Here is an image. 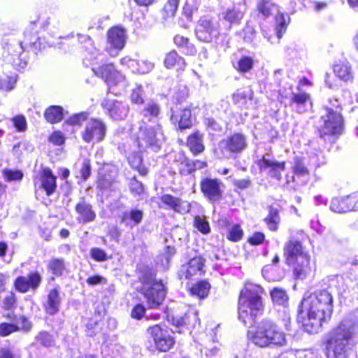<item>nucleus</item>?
<instances>
[{"mask_svg": "<svg viewBox=\"0 0 358 358\" xmlns=\"http://www.w3.org/2000/svg\"><path fill=\"white\" fill-rule=\"evenodd\" d=\"M333 296L327 290L316 292L301 301L298 317L301 320L304 330L315 334L329 320L333 313Z\"/></svg>", "mask_w": 358, "mask_h": 358, "instance_id": "nucleus-1", "label": "nucleus"}, {"mask_svg": "<svg viewBox=\"0 0 358 358\" xmlns=\"http://www.w3.org/2000/svg\"><path fill=\"white\" fill-rule=\"evenodd\" d=\"M358 324L350 319H344L327 335V358H349L357 344Z\"/></svg>", "mask_w": 358, "mask_h": 358, "instance_id": "nucleus-2", "label": "nucleus"}, {"mask_svg": "<svg viewBox=\"0 0 358 358\" xmlns=\"http://www.w3.org/2000/svg\"><path fill=\"white\" fill-rule=\"evenodd\" d=\"M263 292L259 285L250 282L246 283L241 290L238 301V318L245 327L252 326L255 318L263 313L261 296Z\"/></svg>", "mask_w": 358, "mask_h": 358, "instance_id": "nucleus-3", "label": "nucleus"}, {"mask_svg": "<svg viewBox=\"0 0 358 358\" xmlns=\"http://www.w3.org/2000/svg\"><path fill=\"white\" fill-rule=\"evenodd\" d=\"M250 341L259 348L283 347L287 345L285 334L272 320L264 319L255 331H249Z\"/></svg>", "mask_w": 358, "mask_h": 358, "instance_id": "nucleus-4", "label": "nucleus"}, {"mask_svg": "<svg viewBox=\"0 0 358 358\" xmlns=\"http://www.w3.org/2000/svg\"><path fill=\"white\" fill-rule=\"evenodd\" d=\"M284 253L287 263L293 268L296 278L303 279L310 273V255L305 251L301 242L290 239L285 245Z\"/></svg>", "mask_w": 358, "mask_h": 358, "instance_id": "nucleus-5", "label": "nucleus"}, {"mask_svg": "<svg viewBox=\"0 0 358 358\" xmlns=\"http://www.w3.org/2000/svg\"><path fill=\"white\" fill-rule=\"evenodd\" d=\"M141 287L140 292L143 295L149 308H158L164 300L166 289L162 280L151 272L145 273L140 278Z\"/></svg>", "mask_w": 358, "mask_h": 358, "instance_id": "nucleus-6", "label": "nucleus"}, {"mask_svg": "<svg viewBox=\"0 0 358 358\" xmlns=\"http://www.w3.org/2000/svg\"><path fill=\"white\" fill-rule=\"evenodd\" d=\"M164 141V136L160 124H143L140 126L137 137V142L140 148H151L154 151H157Z\"/></svg>", "mask_w": 358, "mask_h": 358, "instance_id": "nucleus-7", "label": "nucleus"}, {"mask_svg": "<svg viewBox=\"0 0 358 358\" xmlns=\"http://www.w3.org/2000/svg\"><path fill=\"white\" fill-rule=\"evenodd\" d=\"M322 119L324 125L320 130L321 138L327 141L328 137L329 141L334 142L335 136L340 135L343 129V119L340 112L327 108L326 114L322 116Z\"/></svg>", "mask_w": 358, "mask_h": 358, "instance_id": "nucleus-8", "label": "nucleus"}, {"mask_svg": "<svg viewBox=\"0 0 358 358\" xmlns=\"http://www.w3.org/2000/svg\"><path fill=\"white\" fill-rule=\"evenodd\" d=\"M97 51L93 53V60L96 64H102L98 68L93 67L92 71L99 77L105 80L108 85H117L124 81V76L117 71L113 64H105L106 56L103 53H98Z\"/></svg>", "mask_w": 358, "mask_h": 358, "instance_id": "nucleus-9", "label": "nucleus"}, {"mask_svg": "<svg viewBox=\"0 0 358 358\" xmlns=\"http://www.w3.org/2000/svg\"><path fill=\"white\" fill-rule=\"evenodd\" d=\"M2 45L3 56L8 62L12 63L17 70L26 66L27 61L21 57L24 52V48L20 41L13 37L4 38Z\"/></svg>", "mask_w": 358, "mask_h": 358, "instance_id": "nucleus-10", "label": "nucleus"}, {"mask_svg": "<svg viewBox=\"0 0 358 358\" xmlns=\"http://www.w3.org/2000/svg\"><path fill=\"white\" fill-rule=\"evenodd\" d=\"M196 35L201 41L211 42L220 36L218 21L208 16L202 17L198 22Z\"/></svg>", "mask_w": 358, "mask_h": 358, "instance_id": "nucleus-11", "label": "nucleus"}, {"mask_svg": "<svg viewBox=\"0 0 358 358\" xmlns=\"http://www.w3.org/2000/svg\"><path fill=\"white\" fill-rule=\"evenodd\" d=\"M148 333L152 338L155 348L161 352L169 351L174 345L175 341L166 327L163 328L159 324L148 329Z\"/></svg>", "mask_w": 358, "mask_h": 358, "instance_id": "nucleus-12", "label": "nucleus"}, {"mask_svg": "<svg viewBox=\"0 0 358 358\" xmlns=\"http://www.w3.org/2000/svg\"><path fill=\"white\" fill-rule=\"evenodd\" d=\"M200 188L208 201L215 203L222 199L224 185L217 178H204L201 180Z\"/></svg>", "mask_w": 358, "mask_h": 358, "instance_id": "nucleus-13", "label": "nucleus"}, {"mask_svg": "<svg viewBox=\"0 0 358 358\" xmlns=\"http://www.w3.org/2000/svg\"><path fill=\"white\" fill-rule=\"evenodd\" d=\"M106 132V127L101 120L92 119L87 122L85 128L82 132V138L86 143L100 142L104 138Z\"/></svg>", "mask_w": 358, "mask_h": 358, "instance_id": "nucleus-14", "label": "nucleus"}, {"mask_svg": "<svg viewBox=\"0 0 358 358\" xmlns=\"http://www.w3.org/2000/svg\"><path fill=\"white\" fill-rule=\"evenodd\" d=\"M261 171H267L269 177L280 181L282 179V173L285 169V162H278L271 157L268 154L263 155L262 158L257 162Z\"/></svg>", "mask_w": 358, "mask_h": 358, "instance_id": "nucleus-15", "label": "nucleus"}, {"mask_svg": "<svg viewBox=\"0 0 358 358\" xmlns=\"http://www.w3.org/2000/svg\"><path fill=\"white\" fill-rule=\"evenodd\" d=\"M107 42L109 46L108 51L111 56H116L117 52L123 49L126 42L124 29L114 27L108 31Z\"/></svg>", "mask_w": 358, "mask_h": 358, "instance_id": "nucleus-16", "label": "nucleus"}, {"mask_svg": "<svg viewBox=\"0 0 358 358\" xmlns=\"http://www.w3.org/2000/svg\"><path fill=\"white\" fill-rule=\"evenodd\" d=\"M35 188L45 190L48 196L52 195L57 187L56 177L53 175L52 171L45 168L43 170L40 177L34 180Z\"/></svg>", "mask_w": 358, "mask_h": 358, "instance_id": "nucleus-17", "label": "nucleus"}, {"mask_svg": "<svg viewBox=\"0 0 358 358\" xmlns=\"http://www.w3.org/2000/svg\"><path fill=\"white\" fill-rule=\"evenodd\" d=\"M102 106L109 115L114 120H122L127 116L129 106L122 101L117 100L105 99L102 102Z\"/></svg>", "mask_w": 358, "mask_h": 358, "instance_id": "nucleus-18", "label": "nucleus"}, {"mask_svg": "<svg viewBox=\"0 0 358 358\" xmlns=\"http://www.w3.org/2000/svg\"><path fill=\"white\" fill-rule=\"evenodd\" d=\"M42 281V277L38 272L30 273L27 276H20L15 282L17 290L25 293L29 289L36 290Z\"/></svg>", "mask_w": 358, "mask_h": 358, "instance_id": "nucleus-19", "label": "nucleus"}, {"mask_svg": "<svg viewBox=\"0 0 358 358\" xmlns=\"http://www.w3.org/2000/svg\"><path fill=\"white\" fill-rule=\"evenodd\" d=\"M246 10V1L241 0V1L234 4L231 8H228L222 11L221 17L230 24H238L243 19Z\"/></svg>", "mask_w": 358, "mask_h": 358, "instance_id": "nucleus-20", "label": "nucleus"}, {"mask_svg": "<svg viewBox=\"0 0 358 358\" xmlns=\"http://www.w3.org/2000/svg\"><path fill=\"white\" fill-rule=\"evenodd\" d=\"M204 259L201 257L191 259L187 264L182 265L180 271V278L189 279L203 273Z\"/></svg>", "mask_w": 358, "mask_h": 358, "instance_id": "nucleus-21", "label": "nucleus"}, {"mask_svg": "<svg viewBox=\"0 0 358 358\" xmlns=\"http://www.w3.org/2000/svg\"><path fill=\"white\" fill-rule=\"evenodd\" d=\"M61 301L59 287L56 286L50 289L43 305L46 313L50 315H55L59 310Z\"/></svg>", "mask_w": 358, "mask_h": 358, "instance_id": "nucleus-22", "label": "nucleus"}, {"mask_svg": "<svg viewBox=\"0 0 358 358\" xmlns=\"http://www.w3.org/2000/svg\"><path fill=\"white\" fill-rule=\"evenodd\" d=\"M78 215L77 221L80 224H86L94 221L96 213L93 210L92 205L81 198L75 207Z\"/></svg>", "mask_w": 358, "mask_h": 358, "instance_id": "nucleus-23", "label": "nucleus"}, {"mask_svg": "<svg viewBox=\"0 0 358 358\" xmlns=\"http://www.w3.org/2000/svg\"><path fill=\"white\" fill-rule=\"evenodd\" d=\"M223 149L229 153H238L246 148V138L244 135L236 133L222 142Z\"/></svg>", "mask_w": 358, "mask_h": 358, "instance_id": "nucleus-24", "label": "nucleus"}, {"mask_svg": "<svg viewBox=\"0 0 358 358\" xmlns=\"http://www.w3.org/2000/svg\"><path fill=\"white\" fill-rule=\"evenodd\" d=\"M162 203L173 210L175 212L180 214H186L190 211L191 205L187 201H183L180 198L175 197L170 194H164L161 199Z\"/></svg>", "mask_w": 358, "mask_h": 358, "instance_id": "nucleus-25", "label": "nucleus"}, {"mask_svg": "<svg viewBox=\"0 0 358 358\" xmlns=\"http://www.w3.org/2000/svg\"><path fill=\"white\" fill-rule=\"evenodd\" d=\"M289 106L299 113L306 112L311 107L309 94L306 92L292 93Z\"/></svg>", "mask_w": 358, "mask_h": 358, "instance_id": "nucleus-26", "label": "nucleus"}, {"mask_svg": "<svg viewBox=\"0 0 358 358\" xmlns=\"http://www.w3.org/2000/svg\"><path fill=\"white\" fill-rule=\"evenodd\" d=\"M121 222L131 229L138 225L143 220V212L138 208H132L123 212L120 216Z\"/></svg>", "mask_w": 358, "mask_h": 358, "instance_id": "nucleus-27", "label": "nucleus"}, {"mask_svg": "<svg viewBox=\"0 0 358 358\" xmlns=\"http://www.w3.org/2000/svg\"><path fill=\"white\" fill-rule=\"evenodd\" d=\"M171 121L173 124H178L180 130L190 128L192 125V113L189 109L184 108L178 115L172 114Z\"/></svg>", "mask_w": 358, "mask_h": 358, "instance_id": "nucleus-28", "label": "nucleus"}, {"mask_svg": "<svg viewBox=\"0 0 358 358\" xmlns=\"http://www.w3.org/2000/svg\"><path fill=\"white\" fill-rule=\"evenodd\" d=\"M141 113L143 117L142 120L143 124H146V121L155 122L160 113V107L156 102L150 101L145 105Z\"/></svg>", "mask_w": 358, "mask_h": 358, "instance_id": "nucleus-29", "label": "nucleus"}, {"mask_svg": "<svg viewBox=\"0 0 358 358\" xmlns=\"http://www.w3.org/2000/svg\"><path fill=\"white\" fill-rule=\"evenodd\" d=\"M334 72L337 77L343 81H350L353 79V73L349 62L341 61L334 66Z\"/></svg>", "mask_w": 358, "mask_h": 358, "instance_id": "nucleus-30", "label": "nucleus"}, {"mask_svg": "<svg viewBox=\"0 0 358 358\" xmlns=\"http://www.w3.org/2000/svg\"><path fill=\"white\" fill-rule=\"evenodd\" d=\"M187 144L194 155L201 153L205 148L203 144V134L199 131H196L189 135L187 138Z\"/></svg>", "mask_w": 358, "mask_h": 358, "instance_id": "nucleus-31", "label": "nucleus"}, {"mask_svg": "<svg viewBox=\"0 0 358 358\" xmlns=\"http://www.w3.org/2000/svg\"><path fill=\"white\" fill-rule=\"evenodd\" d=\"M164 64L167 69L176 66L178 69L183 70L186 66L185 59L174 50L171 51L166 55Z\"/></svg>", "mask_w": 358, "mask_h": 358, "instance_id": "nucleus-32", "label": "nucleus"}, {"mask_svg": "<svg viewBox=\"0 0 358 358\" xmlns=\"http://www.w3.org/2000/svg\"><path fill=\"white\" fill-rule=\"evenodd\" d=\"M63 108L59 106H51L48 108L45 113V120L52 124L60 122L63 119Z\"/></svg>", "mask_w": 358, "mask_h": 358, "instance_id": "nucleus-33", "label": "nucleus"}, {"mask_svg": "<svg viewBox=\"0 0 358 358\" xmlns=\"http://www.w3.org/2000/svg\"><path fill=\"white\" fill-rule=\"evenodd\" d=\"M173 41L176 45L181 50L182 52L189 55H193L196 53V48L187 38L177 35L174 37Z\"/></svg>", "mask_w": 358, "mask_h": 358, "instance_id": "nucleus-34", "label": "nucleus"}, {"mask_svg": "<svg viewBox=\"0 0 358 358\" xmlns=\"http://www.w3.org/2000/svg\"><path fill=\"white\" fill-rule=\"evenodd\" d=\"M264 221L271 231H276L280 221L278 210L271 207L268 210V214L264 219Z\"/></svg>", "mask_w": 358, "mask_h": 358, "instance_id": "nucleus-35", "label": "nucleus"}, {"mask_svg": "<svg viewBox=\"0 0 358 358\" xmlns=\"http://www.w3.org/2000/svg\"><path fill=\"white\" fill-rule=\"evenodd\" d=\"M329 209L336 213L349 212L345 196L332 198L330 202Z\"/></svg>", "mask_w": 358, "mask_h": 358, "instance_id": "nucleus-36", "label": "nucleus"}, {"mask_svg": "<svg viewBox=\"0 0 358 358\" xmlns=\"http://www.w3.org/2000/svg\"><path fill=\"white\" fill-rule=\"evenodd\" d=\"M258 8L264 17H268L278 13V6L271 0H261Z\"/></svg>", "mask_w": 358, "mask_h": 358, "instance_id": "nucleus-37", "label": "nucleus"}, {"mask_svg": "<svg viewBox=\"0 0 358 358\" xmlns=\"http://www.w3.org/2000/svg\"><path fill=\"white\" fill-rule=\"evenodd\" d=\"M210 288V285L206 281H201L195 284L191 289L190 292L192 295L197 296L199 299H203L207 296Z\"/></svg>", "mask_w": 358, "mask_h": 358, "instance_id": "nucleus-38", "label": "nucleus"}, {"mask_svg": "<svg viewBox=\"0 0 358 358\" xmlns=\"http://www.w3.org/2000/svg\"><path fill=\"white\" fill-rule=\"evenodd\" d=\"M48 269L55 276H61L65 269V264L63 259L54 258L50 260Z\"/></svg>", "mask_w": 358, "mask_h": 358, "instance_id": "nucleus-39", "label": "nucleus"}, {"mask_svg": "<svg viewBox=\"0 0 358 358\" xmlns=\"http://www.w3.org/2000/svg\"><path fill=\"white\" fill-rule=\"evenodd\" d=\"M292 171L297 176H305L309 174V171L305 164L304 159L299 157L294 158Z\"/></svg>", "mask_w": 358, "mask_h": 358, "instance_id": "nucleus-40", "label": "nucleus"}, {"mask_svg": "<svg viewBox=\"0 0 358 358\" xmlns=\"http://www.w3.org/2000/svg\"><path fill=\"white\" fill-rule=\"evenodd\" d=\"M270 294L274 303L284 306L287 302L288 296L285 291L282 289L274 288L271 291Z\"/></svg>", "mask_w": 358, "mask_h": 358, "instance_id": "nucleus-41", "label": "nucleus"}, {"mask_svg": "<svg viewBox=\"0 0 358 358\" xmlns=\"http://www.w3.org/2000/svg\"><path fill=\"white\" fill-rule=\"evenodd\" d=\"M194 227L203 234L210 232L209 222L205 216H196L194 219Z\"/></svg>", "mask_w": 358, "mask_h": 358, "instance_id": "nucleus-42", "label": "nucleus"}, {"mask_svg": "<svg viewBox=\"0 0 358 358\" xmlns=\"http://www.w3.org/2000/svg\"><path fill=\"white\" fill-rule=\"evenodd\" d=\"M254 61L252 57L248 56L242 57L234 66L236 70L241 73L249 72L253 67Z\"/></svg>", "mask_w": 358, "mask_h": 358, "instance_id": "nucleus-43", "label": "nucleus"}, {"mask_svg": "<svg viewBox=\"0 0 358 358\" xmlns=\"http://www.w3.org/2000/svg\"><path fill=\"white\" fill-rule=\"evenodd\" d=\"M252 92L251 90H237L233 94V101L235 104L240 106H243L246 103L247 99H252Z\"/></svg>", "mask_w": 358, "mask_h": 358, "instance_id": "nucleus-44", "label": "nucleus"}, {"mask_svg": "<svg viewBox=\"0 0 358 358\" xmlns=\"http://www.w3.org/2000/svg\"><path fill=\"white\" fill-rule=\"evenodd\" d=\"M129 190L134 196H141L144 192V186L134 176L129 181Z\"/></svg>", "mask_w": 358, "mask_h": 358, "instance_id": "nucleus-45", "label": "nucleus"}, {"mask_svg": "<svg viewBox=\"0 0 358 358\" xmlns=\"http://www.w3.org/2000/svg\"><path fill=\"white\" fill-rule=\"evenodd\" d=\"M17 82L15 76H4L0 77V89L9 91L14 88V86Z\"/></svg>", "mask_w": 358, "mask_h": 358, "instance_id": "nucleus-46", "label": "nucleus"}, {"mask_svg": "<svg viewBox=\"0 0 358 358\" xmlns=\"http://www.w3.org/2000/svg\"><path fill=\"white\" fill-rule=\"evenodd\" d=\"M36 338L38 342L45 347H50L54 345L52 336L46 331L40 332Z\"/></svg>", "mask_w": 358, "mask_h": 358, "instance_id": "nucleus-47", "label": "nucleus"}, {"mask_svg": "<svg viewBox=\"0 0 358 358\" xmlns=\"http://www.w3.org/2000/svg\"><path fill=\"white\" fill-rule=\"evenodd\" d=\"M88 114L87 113H80L78 114H75L70 117L68 120L65 121V124L77 126L80 125L83 122L85 121L87 119Z\"/></svg>", "mask_w": 358, "mask_h": 358, "instance_id": "nucleus-48", "label": "nucleus"}, {"mask_svg": "<svg viewBox=\"0 0 358 358\" xmlns=\"http://www.w3.org/2000/svg\"><path fill=\"white\" fill-rule=\"evenodd\" d=\"M243 232L240 225L235 224L229 229L227 238L233 241H238L241 239Z\"/></svg>", "mask_w": 358, "mask_h": 358, "instance_id": "nucleus-49", "label": "nucleus"}, {"mask_svg": "<svg viewBox=\"0 0 358 358\" xmlns=\"http://www.w3.org/2000/svg\"><path fill=\"white\" fill-rule=\"evenodd\" d=\"M3 176L7 181L21 180L23 173L18 170L6 169L3 171Z\"/></svg>", "mask_w": 358, "mask_h": 358, "instance_id": "nucleus-50", "label": "nucleus"}, {"mask_svg": "<svg viewBox=\"0 0 358 358\" xmlns=\"http://www.w3.org/2000/svg\"><path fill=\"white\" fill-rule=\"evenodd\" d=\"M90 253L92 258L96 262H104L108 259L106 252L99 248H92Z\"/></svg>", "mask_w": 358, "mask_h": 358, "instance_id": "nucleus-51", "label": "nucleus"}, {"mask_svg": "<svg viewBox=\"0 0 358 358\" xmlns=\"http://www.w3.org/2000/svg\"><path fill=\"white\" fill-rule=\"evenodd\" d=\"M154 62L148 59H143L139 61L137 73L142 74L148 73L154 69Z\"/></svg>", "mask_w": 358, "mask_h": 358, "instance_id": "nucleus-52", "label": "nucleus"}, {"mask_svg": "<svg viewBox=\"0 0 358 358\" xmlns=\"http://www.w3.org/2000/svg\"><path fill=\"white\" fill-rule=\"evenodd\" d=\"M349 212L358 210V192L345 196Z\"/></svg>", "mask_w": 358, "mask_h": 358, "instance_id": "nucleus-53", "label": "nucleus"}, {"mask_svg": "<svg viewBox=\"0 0 358 358\" xmlns=\"http://www.w3.org/2000/svg\"><path fill=\"white\" fill-rule=\"evenodd\" d=\"M143 90L141 86H137L132 90V93L131 94V100L133 103L136 104L143 103Z\"/></svg>", "mask_w": 358, "mask_h": 358, "instance_id": "nucleus-54", "label": "nucleus"}, {"mask_svg": "<svg viewBox=\"0 0 358 358\" xmlns=\"http://www.w3.org/2000/svg\"><path fill=\"white\" fill-rule=\"evenodd\" d=\"M190 316L189 314L185 315L184 317H173V325L175 326L176 329L172 330V332L178 331V333H181L182 331L180 330L181 327H183L185 325L187 324V319Z\"/></svg>", "mask_w": 358, "mask_h": 358, "instance_id": "nucleus-55", "label": "nucleus"}, {"mask_svg": "<svg viewBox=\"0 0 358 358\" xmlns=\"http://www.w3.org/2000/svg\"><path fill=\"white\" fill-rule=\"evenodd\" d=\"M178 0H168L164 9L168 15L173 16L178 7Z\"/></svg>", "mask_w": 358, "mask_h": 358, "instance_id": "nucleus-56", "label": "nucleus"}, {"mask_svg": "<svg viewBox=\"0 0 358 358\" xmlns=\"http://www.w3.org/2000/svg\"><path fill=\"white\" fill-rule=\"evenodd\" d=\"M80 173L81 176L84 180L88 179V178L91 175V165L90 162L87 159H85L82 163V167L80 169Z\"/></svg>", "mask_w": 358, "mask_h": 358, "instance_id": "nucleus-57", "label": "nucleus"}, {"mask_svg": "<svg viewBox=\"0 0 358 358\" xmlns=\"http://www.w3.org/2000/svg\"><path fill=\"white\" fill-rule=\"evenodd\" d=\"M16 331H17V328L15 324L8 323H3L0 324V335L1 336H6Z\"/></svg>", "mask_w": 358, "mask_h": 358, "instance_id": "nucleus-58", "label": "nucleus"}, {"mask_svg": "<svg viewBox=\"0 0 358 358\" xmlns=\"http://www.w3.org/2000/svg\"><path fill=\"white\" fill-rule=\"evenodd\" d=\"M145 313V308L142 304L136 305L131 310V316L132 318L141 320Z\"/></svg>", "mask_w": 358, "mask_h": 358, "instance_id": "nucleus-59", "label": "nucleus"}, {"mask_svg": "<svg viewBox=\"0 0 358 358\" xmlns=\"http://www.w3.org/2000/svg\"><path fill=\"white\" fill-rule=\"evenodd\" d=\"M49 141L56 145H61L64 142V137L61 131H55L49 137Z\"/></svg>", "mask_w": 358, "mask_h": 358, "instance_id": "nucleus-60", "label": "nucleus"}, {"mask_svg": "<svg viewBox=\"0 0 358 358\" xmlns=\"http://www.w3.org/2000/svg\"><path fill=\"white\" fill-rule=\"evenodd\" d=\"M204 123L209 130L213 131H220L222 130V126L213 118H206Z\"/></svg>", "mask_w": 358, "mask_h": 358, "instance_id": "nucleus-61", "label": "nucleus"}, {"mask_svg": "<svg viewBox=\"0 0 358 358\" xmlns=\"http://www.w3.org/2000/svg\"><path fill=\"white\" fill-rule=\"evenodd\" d=\"M180 172L181 174L187 176L190 175L193 172H194V170L193 169V166L191 164L190 160H185V162H182L181 163V167L180 169Z\"/></svg>", "mask_w": 358, "mask_h": 358, "instance_id": "nucleus-62", "label": "nucleus"}, {"mask_svg": "<svg viewBox=\"0 0 358 358\" xmlns=\"http://www.w3.org/2000/svg\"><path fill=\"white\" fill-rule=\"evenodd\" d=\"M17 328L18 329H23L26 331H28L31 328V323L24 317L21 316L17 320Z\"/></svg>", "mask_w": 358, "mask_h": 358, "instance_id": "nucleus-63", "label": "nucleus"}, {"mask_svg": "<svg viewBox=\"0 0 358 358\" xmlns=\"http://www.w3.org/2000/svg\"><path fill=\"white\" fill-rule=\"evenodd\" d=\"M233 185L238 189L243 190L250 186L251 181L249 178L235 179L233 180Z\"/></svg>", "mask_w": 358, "mask_h": 358, "instance_id": "nucleus-64", "label": "nucleus"}]
</instances>
